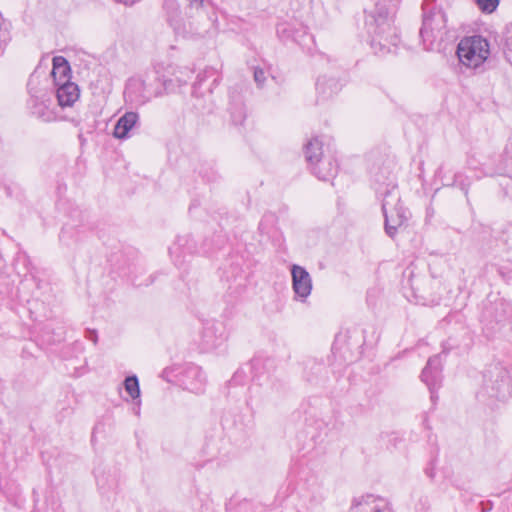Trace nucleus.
Instances as JSON below:
<instances>
[{"label": "nucleus", "mask_w": 512, "mask_h": 512, "mask_svg": "<svg viewBox=\"0 0 512 512\" xmlns=\"http://www.w3.org/2000/svg\"><path fill=\"white\" fill-rule=\"evenodd\" d=\"M184 11L177 0H164L165 18L175 34L184 38L204 37L218 30L216 7L212 0H182Z\"/></svg>", "instance_id": "nucleus-1"}, {"label": "nucleus", "mask_w": 512, "mask_h": 512, "mask_svg": "<svg viewBox=\"0 0 512 512\" xmlns=\"http://www.w3.org/2000/svg\"><path fill=\"white\" fill-rule=\"evenodd\" d=\"M371 177L376 197L381 201L385 232L394 239L410 218L409 210L402 205L396 174L391 163L385 162L372 168Z\"/></svg>", "instance_id": "nucleus-2"}, {"label": "nucleus", "mask_w": 512, "mask_h": 512, "mask_svg": "<svg viewBox=\"0 0 512 512\" xmlns=\"http://www.w3.org/2000/svg\"><path fill=\"white\" fill-rule=\"evenodd\" d=\"M374 8L365 10V28L374 53L384 56L396 53L400 39L393 26V17L401 0H373Z\"/></svg>", "instance_id": "nucleus-3"}, {"label": "nucleus", "mask_w": 512, "mask_h": 512, "mask_svg": "<svg viewBox=\"0 0 512 512\" xmlns=\"http://www.w3.org/2000/svg\"><path fill=\"white\" fill-rule=\"evenodd\" d=\"M249 370L253 374V385L249 388V398L246 403L253 408L262 404L272 394H281L285 390V383L278 379L274 373L276 363L273 358L255 356L249 364Z\"/></svg>", "instance_id": "nucleus-4"}, {"label": "nucleus", "mask_w": 512, "mask_h": 512, "mask_svg": "<svg viewBox=\"0 0 512 512\" xmlns=\"http://www.w3.org/2000/svg\"><path fill=\"white\" fill-rule=\"evenodd\" d=\"M446 15L436 0H424L422 3V26L419 36L424 49L434 51L440 49V42L446 33Z\"/></svg>", "instance_id": "nucleus-5"}, {"label": "nucleus", "mask_w": 512, "mask_h": 512, "mask_svg": "<svg viewBox=\"0 0 512 512\" xmlns=\"http://www.w3.org/2000/svg\"><path fill=\"white\" fill-rule=\"evenodd\" d=\"M244 256L232 252L219 268L221 282L226 286L228 294L237 299L246 289L248 272L244 269Z\"/></svg>", "instance_id": "nucleus-6"}, {"label": "nucleus", "mask_w": 512, "mask_h": 512, "mask_svg": "<svg viewBox=\"0 0 512 512\" xmlns=\"http://www.w3.org/2000/svg\"><path fill=\"white\" fill-rule=\"evenodd\" d=\"M456 54L462 65L477 70L490 54L489 43L480 35L465 37L458 43Z\"/></svg>", "instance_id": "nucleus-7"}, {"label": "nucleus", "mask_w": 512, "mask_h": 512, "mask_svg": "<svg viewBox=\"0 0 512 512\" xmlns=\"http://www.w3.org/2000/svg\"><path fill=\"white\" fill-rule=\"evenodd\" d=\"M483 391L490 398L500 401L508 399L512 394V377L509 371L499 363L489 366L484 373Z\"/></svg>", "instance_id": "nucleus-8"}, {"label": "nucleus", "mask_w": 512, "mask_h": 512, "mask_svg": "<svg viewBox=\"0 0 512 512\" xmlns=\"http://www.w3.org/2000/svg\"><path fill=\"white\" fill-rule=\"evenodd\" d=\"M218 83L219 76L217 70L213 67H208L197 75L192 87V95L198 99L195 107L203 113L213 112L215 105L211 100V94L213 87L218 85Z\"/></svg>", "instance_id": "nucleus-9"}, {"label": "nucleus", "mask_w": 512, "mask_h": 512, "mask_svg": "<svg viewBox=\"0 0 512 512\" xmlns=\"http://www.w3.org/2000/svg\"><path fill=\"white\" fill-rule=\"evenodd\" d=\"M175 378L183 389L195 394L204 392L206 385V376L202 368L194 363H186L177 366Z\"/></svg>", "instance_id": "nucleus-10"}, {"label": "nucleus", "mask_w": 512, "mask_h": 512, "mask_svg": "<svg viewBox=\"0 0 512 512\" xmlns=\"http://www.w3.org/2000/svg\"><path fill=\"white\" fill-rule=\"evenodd\" d=\"M277 35L282 42H293L307 51H310L311 45L314 43L313 36L302 24L296 26L291 23H281L277 26Z\"/></svg>", "instance_id": "nucleus-11"}, {"label": "nucleus", "mask_w": 512, "mask_h": 512, "mask_svg": "<svg viewBox=\"0 0 512 512\" xmlns=\"http://www.w3.org/2000/svg\"><path fill=\"white\" fill-rule=\"evenodd\" d=\"M169 253L176 267L181 269L185 264L186 255L201 254V246L191 234L178 236L176 241L169 247Z\"/></svg>", "instance_id": "nucleus-12"}, {"label": "nucleus", "mask_w": 512, "mask_h": 512, "mask_svg": "<svg viewBox=\"0 0 512 512\" xmlns=\"http://www.w3.org/2000/svg\"><path fill=\"white\" fill-rule=\"evenodd\" d=\"M160 95H162L161 91L155 90L152 92L149 89V86L141 78L132 77L128 79L125 85L124 97L127 101H130L135 105H144L153 96L158 97Z\"/></svg>", "instance_id": "nucleus-13"}, {"label": "nucleus", "mask_w": 512, "mask_h": 512, "mask_svg": "<svg viewBox=\"0 0 512 512\" xmlns=\"http://www.w3.org/2000/svg\"><path fill=\"white\" fill-rule=\"evenodd\" d=\"M420 377L430 391L431 400L435 402L438 398L436 392L440 388L443 378L441 354L434 355L428 359Z\"/></svg>", "instance_id": "nucleus-14"}, {"label": "nucleus", "mask_w": 512, "mask_h": 512, "mask_svg": "<svg viewBox=\"0 0 512 512\" xmlns=\"http://www.w3.org/2000/svg\"><path fill=\"white\" fill-rule=\"evenodd\" d=\"M96 484L102 496L106 497L108 501L115 498L118 493L119 486V472L117 469L105 467H97L94 470Z\"/></svg>", "instance_id": "nucleus-15"}, {"label": "nucleus", "mask_w": 512, "mask_h": 512, "mask_svg": "<svg viewBox=\"0 0 512 512\" xmlns=\"http://www.w3.org/2000/svg\"><path fill=\"white\" fill-rule=\"evenodd\" d=\"M30 99L28 100V108L33 116L44 121L52 122L57 119V114L52 107V99L47 93L36 95L29 89Z\"/></svg>", "instance_id": "nucleus-16"}, {"label": "nucleus", "mask_w": 512, "mask_h": 512, "mask_svg": "<svg viewBox=\"0 0 512 512\" xmlns=\"http://www.w3.org/2000/svg\"><path fill=\"white\" fill-rule=\"evenodd\" d=\"M225 340L223 327L220 323L207 321L203 325L200 338V348L204 352L218 348Z\"/></svg>", "instance_id": "nucleus-17"}, {"label": "nucleus", "mask_w": 512, "mask_h": 512, "mask_svg": "<svg viewBox=\"0 0 512 512\" xmlns=\"http://www.w3.org/2000/svg\"><path fill=\"white\" fill-rule=\"evenodd\" d=\"M221 424L230 440L237 445L248 437V428L237 413L225 414L221 419Z\"/></svg>", "instance_id": "nucleus-18"}, {"label": "nucleus", "mask_w": 512, "mask_h": 512, "mask_svg": "<svg viewBox=\"0 0 512 512\" xmlns=\"http://www.w3.org/2000/svg\"><path fill=\"white\" fill-rule=\"evenodd\" d=\"M227 111L233 125L238 126L244 123L247 117L246 106L238 86H233L228 91Z\"/></svg>", "instance_id": "nucleus-19"}, {"label": "nucleus", "mask_w": 512, "mask_h": 512, "mask_svg": "<svg viewBox=\"0 0 512 512\" xmlns=\"http://www.w3.org/2000/svg\"><path fill=\"white\" fill-rule=\"evenodd\" d=\"M292 288L296 296L305 300L312 290V279L309 272L302 266L293 264L291 266Z\"/></svg>", "instance_id": "nucleus-20"}, {"label": "nucleus", "mask_w": 512, "mask_h": 512, "mask_svg": "<svg viewBox=\"0 0 512 512\" xmlns=\"http://www.w3.org/2000/svg\"><path fill=\"white\" fill-rule=\"evenodd\" d=\"M352 340V334L350 330H345L339 332L334 339V342L332 344L331 351L335 357L339 356L342 358L345 362H353L354 361V354H353V348H359L360 345L356 343L353 345L351 343Z\"/></svg>", "instance_id": "nucleus-21"}, {"label": "nucleus", "mask_w": 512, "mask_h": 512, "mask_svg": "<svg viewBox=\"0 0 512 512\" xmlns=\"http://www.w3.org/2000/svg\"><path fill=\"white\" fill-rule=\"evenodd\" d=\"M140 127V117L137 112L128 111L116 122L113 136L120 140L130 138L136 129Z\"/></svg>", "instance_id": "nucleus-22"}, {"label": "nucleus", "mask_w": 512, "mask_h": 512, "mask_svg": "<svg viewBox=\"0 0 512 512\" xmlns=\"http://www.w3.org/2000/svg\"><path fill=\"white\" fill-rule=\"evenodd\" d=\"M54 94L61 108L72 107L79 99L80 90L76 83L66 79V83L54 86Z\"/></svg>", "instance_id": "nucleus-23"}, {"label": "nucleus", "mask_w": 512, "mask_h": 512, "mask_svg": "<svg viewBox=\"0 0 512 512\" xmlns=\"http://www.w3.org/2000/svg\"><path fill=\"white\" fill-rule=\"evenodd\" d=\"M338 163L332 155H326L317 164L310 168L311 172L322 181L335 178L338 173Z\"/></svg>", "instance_id": "nucleus-24"}, {"label": "nucleus", "mask_w": 512, "mask_h": 512, "mask_svg": "<svg viewBox=\"0 0 512 512\" xmlns=\"http://www.w3.org/2000/svg\"><path fill=\"white\" fill-rule=\"evenodd\" d=\"M316 91L318 98L327 100L337 94L342 89L340 81L333 76L322 75L316 80Z\"/></svg>", "instance_id": "nucleus-25"}, {"label": "nucleus", "mask_w": 512, "mask_h": 512, "mask_svg": "<svg viewBox=\"0 0 512 512\" xmlns=\"http://www.w3.org/2000/svg\"><path fill=\"white\" fill-rule=\"evenodd\" d=\"M53 78L54 86L66 83V79H71V67L68 60L63 56H55L52 59V70L50 73Z\"/></svg>", "instance_id": "nucleus-26"}, {"label": "nucleus", "mask_w": 512, "mask_h": 512, "mask_svg": "<svg viewBox=\"0 0 512 512\" xmlns=\"http://www.w3.org/2000/svg\"><path fill=\"white\" fill-rule=\"evenodd\" d=\"M226 234L220 230L211 237H205L201 242V254L204 256H213L227 244Z\"/></svg>", "instance_id": "nucleus-27"}, {"label": "nucleus", "mask_w": 512, "mask_h": 512, "mask_svg": "<svg viewBox=\"0 0 512 512\" xmlns=\"http://www.w3.org/2000/svg\"><path fill=\"white\" fill-rule=\"evenodd\" d=\"M304 155L309 168L313 167L326 156L323 154L322 142L317 137L309 140L304 146Z\"/></svg>", "instance_id": "nucleus-28"}, {"label": "nucleus", "mask_w": 512, "mask_h": 512, "mask_svg": "<svg viewBox=\"0 0 512 512\" xmlns=\"http://www.w3.org/2000/svg\"><path fill=\"white\" fill-rule=\"evenodd\" d=\"M194 171L206 183H215L221 178L220 174L215 168V163L211 160H198Z\"/></svg>", "instance_id": "nucleus-29"}, {"label": "nucleus", "mask_w": 512, "mask_h": 512, "mask_svg": "<svg viewBox=\"0 0 512 512\" xmlns=\"http://www.w3.org/2000/svg\"><path fill=\"white\" fill-rule=\"evenodd\" d=\"M327 374V368L323 362L309 360L305 364V377L308 382L316 383Z\"/></svg>", "instance_id": "nucleus-30"}, {"label": "nucleus", "mask_w": 512, "mask_h": 512, "mask_svg": "<svg viewBox=\"0 0 512 512\" xmlns=\"http://www.w3.org/2000/svg\"><path fill=\"white\" fill-rule=\"evenodd\" d=\"M79 234L80 231L78 229V225L67 222L63 225L61 229L59 239L66 246H70L79 240Z\"/></svg>", "instance_id": "nucleus-31"}, {"label": "nucleus", "mask_w": 512, "mask_h": 512, "mask_svg": "<svg viewBox=\"0 0 512 512\" xmlns=\"http://www.w3.org/2000/svg\"><path fill=\"white\" fill-rule=\"evenodd\" d=\"M124 388L133 401L140 399V385L136 375H129L124 379Z\"/></svg>", "instance_id": "nucleus-32"}, {"label": "nucleus", "mask_w": 512, "mask_h": 512, "mask_svg": "<svg viewBox=\"0 0 512 512\" xmlns=\"http://www.w3.org/2000/svg\"><path fill=\"white\" fill-rule=\"evenodd\" d=\"M0 189H3L8 198L19 197L21 195V187L18 183L7 181L0 177Z\"/></svg>", "instance_id": "nucleus-33"}, {"label": "nucleus", "mask_w": 512, "mask_h": 512, "mask_svg": "<svg viewBox=\"0 0 512 512\" xmlns=\"http://www.w3.org/2000/svg\"><path fill=\"white\" fill-rule=\"evenodd\" d=\"M276 216L273 213H265L258 225V231L261 235H269L270 229L276 223Z\"/></svg>", "instance_id": "nucleus-34"}, {"label": "nucleus", "mask_w": 512, "mask_h": 512, "mask_svg": "<svg viewBox=\"0 0 512 512\" xmlns=\"http://www.w3.org/2000/svg\"><path fill=\"white\" fill-rule=\"evenodd\" d=\"M476 3L482 12L492 13L497 9L499 0H476Z\"/></svg>", "instance_id": "nucleus-35"}, {"label": "nucleus", "mask_w": 512, "mask_h": 512, "mask_svg": "<svg viewBox=\"0 0 512 512\" xmlns=\"http://www.w3.org/2000/svg\"><path fill=\"white\" fill-rule=\"evenodd\" d=\"M247 374L244 368H239L229 381V385H243L246 382Z\"/></svg>", "instance_id": "nucleus-36"}, {"label": "nucleus", "mask_w": 512, "mask_h": 512, "mask_svg": "<svg viewBox=\"0 0 512 512\" xmlns=\"http://www.w3.org/2000/svg\"><path fill=\"white\" fill-rule=\"evenodd\" d=\"M253 78L258 88H263L266 80V71L262 68L255 67L253 71Z\"/></svg>", "instance_id": "nucleus-37"}, {"label": "nucleus", "mask_w": 512, "mask_h": 512, "mask_svg": "<svg viewBox=\"0 0 512 512\" xmlns=\"http://www.w3.org/2000/svg\"><path fill=\"white\" fill-rule=\"evenodd\" d=\"M452 185L459 187V189L463 191L465 196L468 197L469 183L462 179L461 174H455Z\"/></svg>", "instance_id": "nucleus-38"}, {"label": "nucleus", "mask_w": 512, "mask_h": 512, "mask_svg": "<svg viewBox=\"0 0 512 512\" xmlns=\"http://www.w3.org/2000/svg\"><path fill=\"white\" fill-rule=\"evenodd\" d=\"M495 320L497 323L503 322L506 318V304L504 302H498L495 304Z\"/></svg>", "instance_id": "nucleus-39"}, {"label": "nucleus", "mask_w": 512, "mask_h": 512, "mask_svg": "<svg viewBox=\"0 0 512 512\" xmlns=\"http://www.w3.org/2000/svg\"><path fill=\"white\" fill-rule=\"evenodd\" d=\"M503 53L505 55V58L509 62H512V35L505 38L503 44Z\"/></svg>", "instance_id": "nucleus-40"}, {"label": "nucleus", "mask_w": 512, "mask_h": 512, "mask_svg": "<svg viewBox=\"0 0 512 512\" xmlns=\"http://www.w3.org/2000/svg\"><path fill=\"white\" fill-rule=\"evenodd\" d=\"M10 40L11 38L8 32H0V57L3 55Z\"/></svg>", "instance_id": "nucleus-41"}, {"label": "nucleus", "mask_w": 512, "mask_h": 512, "mask_svg": "<svg viewBox=\"0 0 512 512\" xmlns=\"http://www.w3.org/2000/svg\"><path fill=\"white\" fill-rule=\"evenodd\" d=\"M177 367H173V368H165L163 371H162V378H164L165 380H167L168 382H172L173 379L171 378L172 376L175 377V374H177Z\"/></svg>", "instance_id": "nucleus-42"}, {"label": "nucleus", "mask_w": 512, "mask_h": 512, "mask_svg": "<svg viewBox=\"0 0 512 512\" xmlns=\"http://www.w3.org/2000/svg\"><path fill=\"white\" fill-rule=\"evenodd\" d=\"M86 334H87V338L88 339L93 341L95 344L97 343L98 336H97V332L95 330L88 329L86 331Z\"/></svg>", "instance_id": "nucleus-43"}, {"label": "nucleus", "mask_w": 512, "mask_h": 512, "mask_svg": "<svg viewBox=\"0 0 512 512\" xmlns=\"http://www.w3.org/2000/svg\"><path fill=\"white\" fill-rule=\"evenodd\" d=\"M117 3L123 4L125 6H133L134 4L140 2L141 0H114Z\"/></svg>", "instance_id": "nucleus-44"}, {"label": "nucleus", "mask_w": 512, "mask_h": 512, "mask_svg": "<svg viewBox=\"0 0 512 512\" xmlns=\"http://www.w3.org/2000/svg\"><path fill=\"white\" fill-rule=\"evenodd\" d=\"M140 404H141V400L140 399H137L134 401V407H133V411L134 413L138 416L140 414Z\"/></svg>", "instance_id": "nucleus-45"}, {"label": "nucleus", "mask_w": 512, "mask_h": 512, "mask_svg": "<svg viewBox=\"0 0 512 512\" xmlns=\"http://www.w3.org/2000/svg\"><path fill=\"white\" fill-rule=\"evenodd\" d=\"M171 83H172L171 80H164L160 84L164 87V90H167L168 89V85H170Z\"/></svg>", "instance_id": "nucleus-46"}, {"label": "nucleus", "mask_w": 512, "mask_h": 512, "mask_svg": "<svg viewBox=\"0 0 512 512\" xmlns=\"http://www.w3.org/2000/svg\"><path fill=\"white\" fill-rule=\"evenodd\" d=\"M361 504H362V501H361L360 499H358V498H354V499H353V503H352V506H353V507H358V506H360Z\"/></svg>", "instance_id": "nucleus-47"}, {"label": "nucleus", "mask_w": 512, "mask_h": 512, "mask_svg": "<svg viewBox=\"0 0 512 512\" xmlns=\"http://www.w3.org/2000/svg\"><path fill=\"white\" fill-rule=\"evenodd\" d=\"M155 277H156V275H150V276H149V281H148V282H146V283H145V285H146V286H148V285H150V284L154 283V281H155Z\"/></svg>", "instance_id": "nucleus-48"}, {"label": "nucleus", "mask_w": 512, "mask_h": 512, "mask_svg": "<svg viewBox=\"0 0 512 512\" xmlns=\"http://www.w3.org/2000/svg\"><path fill=\"white\" fill-rule=\"evenodd\" d=\"M426 474L430 477V478H433L434 477V473H433V468L431 469H426Z\"/></svg>", "instance_id": "nucleus-49"}, {"label": "nucleus", "mask_w": 512, "mask_h": 512, "mask_svg": "<svg viewBox=\"0 0 512 512\" xmlns=\"http://www.w3.org/2000/svg\"><path fill=\"white\" fill-rule=\"evenodd\" d=\"M31 276H32V279L36 282V286L38 288H40V281H38L34 275L31 274Z\"/></svg>", "instance_id": "nucleus-50"}, {"label": "nucleus", "mask_w": 512, "mask_h": 512, "mask_svg": "<svg viewBox=\"0 0 512 512\" xmlns=\"http://www.w3.org/2000/svg\"><path fill=\"white\" fill-rule=\"evenodd\" d=\"M448 353V348L443 345V350H442V353L441 354H447Z\"/></svg>", "instance_id": "nucleus-51"}, {"label": "nucleus", "mask_w": 512, "mask_h": 512, "mask_svg": "<svg viewBox=\"0 0 512 512\" xmlns=\"http://www.w3.org/2000/svg\"><path fill=\"white\" fill-rule=\"evenodd\" d=\"M196 207V203L195 202H192L191 205L189 206V211L191 212V210Z\"/></svg>", "instance_id": "nucleus-52"}, {"label": "nucleus", "mask_w": 512, "mask_h": 512, "mask_svg": "<svg viewBox=\"0 0 512 512\" xmlns=\"http://www.w3.org/2000/svg\"><path fill=\"white\" fill-rule=\"evenodd\" d=\"M374 512H384V510H383V509H381V508H376V509L374 510Z\"/></svg>", "instance_id": "nucleus-53"}, {"label": "nucleus", "mask_w": 512, "mask_h": 512, "mask_svg": "<svg viewBox=\"0 0 512 512\" xmlns=\"http://www.w3.org/2000/svg\"><path fill=\"white\" fill-rule=\"evenodd\" d=\"M72 223L77 224V225H78V227H79V226H80V224H79V223H81V220H78V223H75L74 221H73Z\"/></svg>", "instance_id": "nucleus-54"}, {"label": "nucleus", "mask_w": 512, "mask_h": 512, "mask_svg": "<svg viewBox=\"0 0 512 512\" xmlns=\"http://www.w3.org/2000/svg\"><path fill=\"white\" fill-rule=\"evenodd\" d=\"M76 214H77V216H80L81 212L80 211H76Z\"/></svg>", "instance_id": "nucleus-55"}]
</instances>
